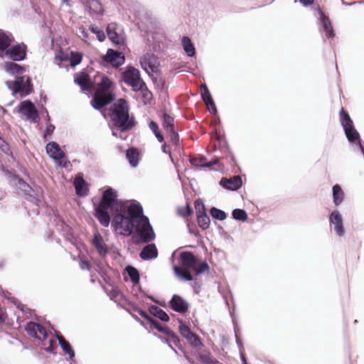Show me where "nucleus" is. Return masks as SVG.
Returning <instances> with one entry per match:
<instances>
[{"label":"nucleus","instance_id":"53","mask_svg":"<svg viewBox=\"0 0 364 364\" xmlns=\"http://www.w3.org/2000/svg\"><path fill=\"white\" fill-rule=\"evenodd\" d=\"M92 33H95L97 36V39L100 41H103L105 39V34L103 31H96L93 27H92Z\"/></svg>","mask_w":364,"mask_h":364},{"label":"nucleus","instance_id":"17","mask_svg":"<svg viewBox=\"0 0 364 364\" xmlns=\"http://www.w3.org/2000/svg\"><path fill=\"white\" fill-rule=\"evenodd\" d=\"M26 57V46L19 44L12 46L10 49H7L5 53V58L11 59L15 61H20Z\"/></svg>","mask_w":364,"mask_h":364},{"label":"nucleus","instance_id":"21","mask_svg":"<svg viewBox=\"0 0 364 364\" xmlns=\"http://www.w3.org/2000/svg\"><path fill=\"white\" fill-rule=\"evenodd\" d=\"M220 184L226 189L236 191L241 187L242 179L240 176H235L229 179L222 178Z\"/></svg>","mask_w":364,"mask_h":364},{"label":"nucleus","instance_id":"54","mask_svg":"<svg viewBox=\"0 0 364 364\" xmlns=\"http://www.w3.org/2000/svg\"><path fill=\"white\" fill-rule=\"evenodd\" d=\"M161 150L164 153L168 154L171 158V159L173 161L172 159V154H171V150L170 146L167 145L166 143H164L161 146Z\"/></svg>","mask_w":364,"mask_h":364},{"label":"nucleus","instance_id":"36","mask_svg":"<svg viewBox=\"0 0 364 364\" xmlns=\"http://www.w3.org/2000/svg\"><path fill=\"white\" fill-rule=\"evenodd\" d=\"M182 45L185 52L187 53L188 56H193L196 53V50L191 40L187 37L184 36L182 39Z\"/></svg>","mask_w":364,"mask_h":364},{"label":"nucleus","instance_id":"34","mask_svg":"<svg viewBox=\"0 0 364 364\" xmlns=\"http://www.w3.org/2000/svg\"><path fill=\"white\" fill-rule=\"evenodd\" d=\"M169 133L170 143L174 146V151L181 154V146L179 141V136L176 129L168 131Z\"/></svg>","mask_w":364,"mask_h":364},{"label":"nucleus","instance_id":"27","mask_svg":"<svg viewBox=\"0 0 364 364\" xmlns=\"http://www.w3.org/2000/svg\"><path fill=\"white\" fill-rule=\"evenodd\" d=\"M140 257L144 260L155 259L158 256V250L153 243L146 245L139 254Z\"/></svg>","mask_w":364,"mask_h":364},{"label":"nucleus","instance_id":"14","mask_svg":"<svg viewBox=\"0 0 364 364\" xmlns=\"http://www.w3.org/2000/svg\"><path fill=\"white\" fill-rule=\"evenodd\" d=\"M103 61L109 63L112 67L118 68L124 63L125 58L122 53L108 49L106 55L103 57Z\"/></svg>","mask_w":364,"mask_h":364},{"label":"nucleus","instance_id":"8","mask_svg":"<svg viewBox=\"0 0 364 364\" xmlns=\"http://www.w3.org/2000/svg\"><path fill=\"white\" fill-rule=\"evenodd\" d=\"M135 230L144 242L148 243L155 238V233L149 223V218L144 215L143 213L136 220Z\"/></svg>","mask_w":364,"mask_h":364},{"label":"nucleus","instance_id":"45","mask_svg":"<svg viewBox=\"0 0 364 364\" xmlns=\"http://www.w3.org/2000/svg\"><path fill=\"white\" fill-rule=\"evenodd\" d=\"M127 273L133 282H136L139 279V274L137 269L133 267L127 268Z\"/></svg>","mask_w":364,"mask_h":364},{"label":"nucleus","instance_id":"5","mask_svg":"<svg viewBox=\"0 0 364 364\" xmlns=\"http://www.w3.org/2000/svg\"><path fill=\"white\" fill-rule=\"evenodd\" d=\"M126 204L117 200V193L111 187H108L104 192L97 206L102 208L110 209L111 213L124 207Z\"/></svg>","mask_w":364,"mask_h":364},{"label":"nucleus","instance_id":"60","mask_svg":"<svg viewBox=\"0 0 364 364\" xmlns=\"http://www.w3.org/2000/svg\"><path fill=\"white\" fill-rule=\"evenodd\" d=\"M314 0H299L300 3L305 6H310L314 4Z\"/></svg>","mask_w":364,"mask_h":364},{"label":"nucleus","instance_id":"7","mask_svg":"<svg viewBox=\"0 0 364 364\" xmlns=\"http://www.w3.org/2000/svg\"><path fill=\"white\" fill-rule=\"evenodd\" d=\"M82 60V55L73 51L60 50L55 56L54 63L61 66H71L73 68L78 65Z\"/></svg>","mask_w":364,"mask_h":364},{"label":"nucleus","instance_id":"1","mask_svg":"<svg viewBox=\"0 0 364 364\" xmlns=\"http://www.w3.org/2000/svg\"><path fill=\"white\" fill-rule=\"evenodd\" d=\"M142 213V207L139 203H132L129 205L112 212L111 225L119 235L129 236L135 227L134 223Z\"/></svg>","mask_w":364,"mask_h":364},{"label":"nucleus","instance_id":"52","mask_svg":"<svg viewBox=\"0 0 364 364\" xmlns=\"http://www.w3.org/2000/svg\"><path fill=\"white\" fill-rule=\"evenodd\" d=\"M211 139L214 142V146H216L217 145H220L222 137L217 132H215L213 135H212Z\"/></svg>","mask_w":364,"mask_h":364},{"label":"nucleus","instance_id":"28","mask_svg":"<svg viewBox=\"0 0 364 364\" xmlns=\"http://www.w3.org/2000/svg\"><path fill=\"white\" fill-rule=\"evenodd\" d=\"M201 96L203 100L204 101L208 109L210 110V112L215 113L216 107L209 92V90L206 85L205 84L201 85Z\"/></svg>","mask_w":364,"mask_h":364},{"label":"nucleus","instance_id":"29","mask_svg":"<svg viewBox=\"0 0 364 364\" xmlns=\"http://www.w3.org/2000/svg\"><path fill=\"white\" fill-rule=\"evenodd\" d=\"M3 69L11 75H21L24 73V69L13 62H6L2 65Z\"/></svg>","mask_w":364,"mask_h":364},{"label":"nucleus","instance_id":"44","mask_svg":"<svg viewBox=\"0 0 364 364\" xmlns=\"http://www.w3.org/2000/svg\"><path fill=\"white\" fill-rule=\"evenodd\" d=\"M210 215L213 218L218 219L219 220H223L226 218V213L218 208H212L210 209Z\"/></svg>","mask_w":364,"mask_h":364},{"label":"nucleus","instance_id":"41","mask_svg":"<svg viewBox=\"0 0 364 364\" xmlns=\"http://www.w3.org/2000/svg\"><path fill=\"white\" fill-rule=\"evenodd\" d=\"M197 222L200 228L206 230L210 225V218L206 213L197 215Z\"/></svg>","mask_w":364,"mask_h":364},{"label":"nucleus","instance_id":"33","mask_svg":"<svg viewBox=\"0 0 364 364\" xmlns=\"http://www.w3.org/2000/svg\"><path fill=\"white\" fill-rule=\"evenodd\" d=\"M126 156L132 167L137 166L139 160V153L137 149L133 147L128 149L127 150Z\"/></svg>","mask_w":364,"mask_h":364},{"label":"nucleus","instance_id":"40","mask_svg":"<svg viewBox=\"0 0 364 364\" xmlns=\"http://www.w3.org/2000/svg\"><path fill=\"white\" fill-rule=\"evenodd\" d=\"M59 344L60 345L63 350L68 354L70 355V358H73L75 355L73 350L71 349V347L68 342H67L65 338L59 335H57Z\"/></svg>","mask_w":364,"mask_h":364},{"label":"nucleus","instance_id":"22","mask_svg":"<svg viewBox=\"0 0 364 364\" xmlns=\"http://www.w3.org/2000/svg\"><path fill=\"white\" fill-rule=\"evenodd\" d=\"M149 323L159 332L166 334L175 344L179 342V338L168 327L163 326L159 321L153 318Z\"/></svg>","mask_w":364,"mask_h":364},{"label":"nucleus","instance_id":"6","mask_svg":"<svg viewBox=\"0 0 364 364\" xmlns=\"http://www.w3.org/2000/svg\"><path fill=\"white\" fill-rule=\"evenodd\" d=\"M122 78L124 82L131 86L134 91L143 92L144 88L147 90L145 82L141 77L139 70L134 67H128L122 73Z\"/></svg>","mask_w":364,"mask_h":364},{"label":"nucleus","instance_id":"20","mask_svg":"<svg viewBox=\"0 0 364 364\" xmlns=\"http://www.w3.org/2000/svg\"><path fill=\"white\" fill-rule=\"evenodd\" d=\"M319 18L328 38H333L334 31L329 18L323 13L321 8H318Z\"/></svg>","mask_w":364,"mask_h":364},{"label":"nucleus","instance_id":"4","mask_svg":"<svg viewBox=\"0 0 364 364\" xmlns=\"http://www.w3.org/2000/svg\"><path fill=\"white\" fill-rule=\"evenodd\" d=\"M109 116L113 124L122 131L132 129L135 126L133 117L129 114L128 102L123 98L118 99L109 109Z\"/></svg>","mask_w":364,"mask_h":364},{"label":"nucleus","instance_id":"49","mask_svg":"<svg viewBox=\"0 0 364 364\" xmlns=\"http://www.w3.org/2000/svg\"><path fill=\"white\" fill-rule=\"evenodd\" d=\"M103 11L102 4L97 0H92V12L97 14H102Z\"/></svg>","mask_w":364,"mask_h":364},{"label":"nucleus","instance_id":"50","mask_svg":"<svg viewBox=\"0 0 364 364\" xmlns=\"http://www.w3.org/2000/svg\"><path fill=\"white\" fill-rule=\"evenodd\" d=\"M194 204L196 210V215L206 213L205 205L201 200H196Z\"/></svg>","mask_w":364,"mask_h":364},{"label":"nucleus","instance_id":"35","mask_svg":"<svg viewBox=\"0 0 364 364\" xmlns=\"http://www.w3.org/2000/svg\"><path fill=\"white\" fill-rule=\"evenodd\" d=\"M344 193L338 184L333 186V203L336 205H339L343 200Z\"/></svg>","mask_w":364,"mask_h":364},{"label":"nucleus","instance_id":"24","mask_svg":"<svg viewBox=\"0 0 364 364\" xmlns=\"http://www.w3.org/2000/svg\"><path fill=\"white\" fill-rule=\"evenodd\" d=\"M92 245L101 257H105L109 252L108 247L100 234H95L92 238Z\"/></svg>","mask_w":364,"mask_h":364},{"label":"nucleus","instance_id":"48","mask_svg":"<svg viewBox=\"0 0 364 364\" xmlns=\"http://www.w3.org/2000/svg\"><path fill=\"white\" fill-rule=\"evenodd\" d=\"M200 360L205 364H220L219 361L213 358L210 355H202L200 356Z\"/></svg>","mask_w":364,"mask_h":364},{"label":"nucleus","instance_id":"55","mask_svg":"<svg viewBox=\"0 0 364 364\" xmlns=\"http://www.w3.org/2000/svg\"><path fill=\"white\" fill-rule=\"evenodd\" d=\"M0 149L6 154L9 151L8 144L1 139H0Z\"/></svg>","mask_w":364,"mask_h":364},{"label":"nucleus","instance_id":"38","mask_svg":"<svg viewBox=\"0 0 364 364\" xmlns=\"http://www.w3.org/2000/svg\"><path fill=\"white\" fill-rule=\"evenodd\" d=\"M340 120L343 129L353 125V122L348 113L343 107H341L340 111Z\"/></svg>","mask_w":364,"mask_h":364},{"label":"nucleus","instance_id":"43","mask_svg":"<svg viewBox=\"0 0 364 364\" xmlns=\"http://www.w3.org/2000/svg\"><path fill=\"white\" fill-rule=\"evenodd\" d=\"M232 215L234 219L237 220L245 221L247 219V214L242 209H235L232 213Z\"/></svg>","mask_w":364,"mask_h":364},{"label":"nucleus","instance_id":"26","mask_svg":"<svg viewBox=\"0 0 364 364\" xmlns=\"http://www.w3.org/2000/svg\"><path fill=\"white\" fill-rule=\"evenodd\" d=\"M348 140L351 142L358 144L360 149L364 151L361 141L360 139V134L358 131L355 129L354 126H350L343 129Z\"/></svg>","mask_w":364,"mask_h":364},{"label":"nucleus","instance_id":"23","mask_svg":"<svg viewBox=\"0 0 364 364\" xmlns=\"http://www.w3.org/2000/svg\"><path fill=\"white\" fill-rule=\"evenodd\" d=\"M330 223L334 225V229L339 236H342L345 233L343 225V219L338 210H334L330 215Z\"/></svg>","mask_w":364,"mask_h":364},{"label":"nucleus","instance_id":"11","mask_svg":"<svg viewBox=\"0 0 364 364\" xmlns=\"http://www.w3.org/2000/svg\"><path fill=\"white\" fill-rule=\"evenodd\" d=\"M46 149L48 154L58 166L66 167L68 161L65 159V154L56 142H49Z\"/></svg>","mask_w":364,"mask_h":364},{"label":"nucleus","instance_id":"12","mask_svg":"<svg viewBox=\"0 0 364 364\" xmlns=\"http://www.w3.org/2000/svg\"><path fill=\"white\" fill-rule=\"evenodd\" d=\"M107 33L109 40L116 45H123L124 43V36L122 30L115 23L108 24L107 27Z\"/></svg>","mask_w":364,"mask_h":364},{"label":"nucleus","instance_id":"10","mask_svg":"<svg viewBox=\"0 0 364 364\" xmlns=\"http://www.w3.org/2000/svg\"><path fill=\"white\" fill-rule=\"evenodd\" d=\"M6 84L14 93H19L21 97L26 96L31 92L29 80L25 77H16V80L8 81Z\"/></svg>","mask_w":364,"mask_h":364},{"label":"nucleus","instance_id":"19","mask_svg":"<svg viewBox=\"0 0 364 364\" xmlns=\"http://www.w3.org/2000/svg\"><path fill=\"white\" fill-rule=\"evenodd\" d=\"M171 309L178 313H186L188 309V304L178 295H173L170 301Z\"/></svg>","mask_w":364,"mask_h":364},{"label":"nucleus","instance_id":"31","mask_svg":"<svg viewBox=\"0 0 364 364\" xmlns=\"http://www.w3.org/2000/svg\"><path fill=\"white\" fill-rule=\"evenodd\" d=\"M218 159H214L213 161L208 162L207 159L203 156L193 157L190 159L191 165L196 167H211L212 166L218 164Z\"/></svg>","mask_w":364,"mask_h":364},{"label":"nucleus","instance_id":"15","mask_svg":"<svg viewBox=\"0 0 364 364\" xmlns=\"http://www.w3.org/2000/svg\"><path fill=\"white\" fill-rule=\"evenodd\" d=\"M178 330L181 335L184 337L191 346L197 347L201 344L200 337L193 333L190 328L185 325L181 321H180Z\"/></svg>","mask_w":364,"mask_h":364},{"label":"nucleus","instance_id":"32","mask_svg":"<svg viewBox=\"0 0 364 364\" xmlns=\"http://www.w3.org/2000/svg\"><path fill=\"white\" fill-rule=\"evenodd\" d=\"M11 43V38L3 31H0V58H5V53Z\"/></svg>","mask_w":364,"mask_h":364},{"label":"nucleus","instance_id":"39","mask_svg":"<svg viewBox=\"0 0 364 364\" xmlns=\"http://www.w3.org/2000/svg\"><path fill=\"white\" fill-rule=\"evenodd\" d=\"M162 125L167 132L175 129L174 119L167 113H164L162 117Z\"/></svg>","mask_w":364,"mask_h":364},{"label":"nucleus","instance_id":"37","mask_svg":"<svg viewBox=\"0 0 364 364\" xmlns=\"http://www.w3.org/2000/svg\"><path fill=\"white\" fill-rule=\"evenodd\" d=\"M150 312L154 316L159 318L163 321H168L169 316L168 314L161 309L156 306H151L150 308Z\"/></svg>","mask_w":364,"mask_h":364},{"label":"nucleus","instance_id":"9","mask_svg":"<svg viewBox=\"0 0 364 364\" xmlns=\"http://www.w3.org/2000/svg\"><path fill=\"white\" fill-rule=\"evenodd\" d=\"M16 109L20 114V117L24 120L36 123L40 119L36 106L30 100L22 101L16 107Z\"/></svg>","mask_w":364,"mask_h":364},{"label":"nucleus","instance_id":"25","mask_svg":"<svg viewBox=\"0 0 364 364\" xmlns=\"http://www.w3.org/2000/svg\"><path fill=\"white\" fill-rule=\"evenodd\" d=\"M95 215L100 223L104 227H108L110 223L111 216L107 208H102L100 206L95 208Z\"/></svg>","mask_w":364,"mask_h":364},{"label":"nucleus","instance_id":"13","mask_svg":"<svg viewBox=\"0 0 364 364\" xmlns=\"http://www.w3.org/2000/svg\"><path fill=\"white\" fill-rule=\"evenodd\" d=\"M141 68L149 74L158 71V58L154 54L146 53L140 58Z\"/></svg>","mask_w":364,"mask_h":364},{"label":"nucleus","instance_id":"30","mask_svg":"<svg viewBox=\"0 0 364 364\" xmlns=\"http://www.w3.org/2000/svg\"><path fill=\"white\" fill-rule=\"evenodd\" d=\"M76 193L80 196H85L88 193V187L80 176H77L74 181Z\"/></svg>","mask_w":364,"mask_h":364},{"label":"nucleus","instance_id":"59","mask_svg":"<svg viewBox=\"0 0 364 364\" xmlns=\"http://www.w3.org/2000/svg\"><path fill=\"white\" fill-rule=\"evenodd\" d=\"M20 187L23 189L24 191H28V189L30 188L29 186L27 185L24 181L22 180L18 181Z\"/></svg>","mask_w":364,"mask_h":364},{"label":"nucleus","instance_id":"56","mask_svg":"<svg viewBox=\"0 0 364 364\" xmlns=\"http://www.w3.org/2000/svg\"><path fill=\"white\" fill-rule=\"evenodd\" d=\"M80 268L82 269H87V270H89L90 269V265H89L88 262L84 260L83 258H82V256H81V255H80Z\"/></svg>","mask_w":364,"mask_h":364},{"label":"nucleus","instance_id":"57","mask_svg":"<svg viewBox=\"0 0 364 364\" xmlns=\"http://www.w3.org/2000/svg\"><path fill=\"white\" fill-rule=\"evenodd\" d=\"M137 311L140 316H141L143 318H146L148 321H150L152 319V318L150 316H149L146 311H144L141 309H138Z\"/></svg>","mask_w":364,"mask_h":364},{"label":"nucleus","instance_id":"51","mask_svg":"<svg viewBox=\"0 0 364 364\" xmlns=\"http://www.w3.org/2000/svg\"><path fill=\"white\" fill-rule=\"evenodd\" d=\"M89 30L87 31L83 27H80L78 31L79 37L84 41L87 42L89 40Z\"/></svg>","mask_w":364,"mask_h":364},{"label":"nucleus","instance_id":"58","mask_svg":"<svg viewBox=\"0 0 364 364\" xmlns=\"http://www.w3.org/2000/svg\"><path fill=\"white\" fill-rule=\"evenodd\" d=\"M55 129V127L53 125V124H48L46 127V129L45 131V136H46L47 135H50L54 131Z\"/></svg>","mask_w":364,"mask_h":364},{"label":"nucleus","instance_id":"47","mask_svg":"<svg viewBox=\"0 0 364 364\" xmlns=\"http://www.w3.org/2000/svg\"><path fill=\"white\" fill-rule=\"evenodd\" d=\"M178 211L179 214L183 218H187L193 214V210L188 203L186 206L181 208Z\"/></svg>","mask_w":364,"mask_h":364},{"label":"nucleus","instance_id":"46","mask_svg":"<svg viewBox=\"0 0 364 364\" xmlns=\"http://www.w3.org/2000/svg\"><path fill=\"white\" fill-rule=\"evenodd\" d=\"M43 342L44 348L48 352H52L56 346V341L53 338H50L48 341L46 338L45 340H41Z\"/></svg>","mask_w":364,"mask_h":364},{"label":"nucleus","instance_id":"2","mask_svg":"<svg viewBox=\"0 0 364 364\" xmlns=\"http://www.w3.org/2000/svg\"><path fill=\"white\" fill-rule=\"evenodd\" d=\"M179 259L180 266H174L173 271L175 274L181 279L193 280L191 270L195 272L196 275L209 272L210 267L208 263L205 261H199L191 252H181Z\"/></svg>","mask_w":364,"mask_h":364},{"label":"nucleus","instance_id":"42","mask_svg":"<svg viewBox=\"0 0 364 364\" xmlns=\"http://www.w3.org/2000/svg\"><path fill=\"white\" fill-rule=\"evenodd\" d=\"M149 127L153 132L156 138L157 139V140L159 142L164 141V136L161 134V132H160L159 127L156 122H155L154 121H151L149 124Z\"/></svg>","mask_w":364,"mask_h":364},{"label":"nucleus","instance_id":"3","mask_svg":"<svg viewBox=\"0 0 364 364\" xmlns=\"http://www.w3.org/2000/svg\"><path fill=\"white\" fill-rule=\"evenodd\" d=\"M95 82L97 84V87L92 97V107L100 109L112 102L114 99V95L112 93L113 82L104 75H95L94 82L92 81V89Z\"/></svg>","mask_w":364,"mask_h":364},{"label":"nucleus","instance_id":"16","mask_svg":"<svg viewBox=\"0 0 364 364\" xmlns=\"http://www.w3.org/2000/svg\"><path fill=\"white\" fill-rule=\"evenodd\" d=\"M74 80L75 82L80 87L82 92L90 97L91 93V81L90 75L87 73L81 72L75 75Z\"/></svg>","mask_w":364,"mask_h":364},{"label":"nucleus","instance_id":"18","mask_svg":"<svg viewBox=\"0 0 364 364\" xmlns=\"http://www.w3.org/2000/svg\"><path fill=\"white\" fill-rule=\"evenodd\" d=\"M26 330L29 335L38 340H45L48 336L45 328L34 322L28 323L26 326Z\"/></svg>","mask_w":364,"mask_h":364}]
</instances>
